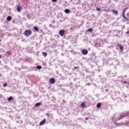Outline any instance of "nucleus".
Returning <instances> with one entry per match:
<instances>
[{
    "mask_svg": "<svg viewBox=\"0 0 129 129\" xmlns=\"http://www.w3.org/2000/svg\"><path fill=\"white\" fill-rule=\"evenodd\" d=\"M85 120H88V117H86V118H85Z\"/></svg>",
    "mask_w": 129,
    "mask_h": 129,
    "instance_id": "obj_27",
    "label": "nucleus"
},
{
    "mask_svg": "<svg viewBox=\"0 0 129 129\" xmlns=\"http://www.w3.org/2000/svg\"><path fill=\"white\" fill-rule=\"evenodd\" d=\"M96 11H98V12H100V11H101L100 8H96Z\"/></svg>",
    "mask_w": 129,
    "mask_h": 129,
    "instance_id": "obj_22",
    "label": "nucleus"
},
{
    "mask_svg": "<svg viewBox=\"0 0 129 129\" xmlns=\"http://www.w3.org/2000/svg\"><path fill=\"white\" fill-rule=\"evenodd\" d=\"M124 28H125V27H124V26H123L122 27V29H124Z\"/></svg>",
    "mask_w": 129,
    "mask_h": 129,
    "instance_id": "obj_28",
    "label": "nucleus"
},
{
    "mask_svg": "<svg viewBox=\"0 0 129 129\" xmlns=\"http://www.w3.org/2000/svg\"><path fill=\"white\" fill-rule=\"evenodd\" d=\"M122 16L124 19H125V20H127V18H126V17H125V13H122Z\"/></svg>",
    "mask_w": 129,
    "mask_h": 129,
    "instance_id": "obj_16",
    "label": "nucleus"
},
{
    "mask_svg": "<svg viewBox=\"0 0 129 129\" xmlns=\"http://www.w3.org/2000/svg\"><path fill=\"white\" fill-rule=\"evenodd\" d=\"M47 115H49V113H47Z\"/></svg>",
    "mask_w": 129,
    "mask_h": 129,
    "instance_id": "obj_33",
    "label": "nucleus"
},
{
    "mask_svg": "<svg viewBox=\"0 0 129 129\" xmlns=\"http://www.w3.org/2000/svg\"><path fill=\"white\" fill-rule=\"evenodd\" d=\"M7 85V83H5L4 84V87H6Z\"/></svg>",
    "mask_w": 129,
    "mask_h": 129,
    "instance_id": "obj_24",
    "label": "nucleus"
},
{
    "mask_svg": "<svg viewBox=\"0 0 129 129\" xmlns=\"http://www.w3.org/2000/svg\"><path fill=\"white\" fill-rule=\"evenodd\" d=\"M36 68H37V69H39V70L42 69V67L40 66H38L36 67Z\"/></svg>",
    "mask_w": 129,
    "mask_h": 129,
    "instance_id": "obj_20",
    "label": "nucleus"
},
{
    "mask_svg": "<svg viewBox=\"0 0 129 129\" xmlns=\"http://www.w3.org/2000/svg\"><path fill=\"white\" fill-rule=\"evenodd\" d=\"M23 8H22V6H20V5H18L17 6V12H18V13H20L21 11H22V9Z\"/></svg>",
    "mask_w": 129,
    "mask_h": 129,
    "instance_id": "obj_3",
    "label": "nucleus"
},
{
    "mask_svg": "<svg viewBox=\"0 0 129 129\" xmlns=\"http://www.w3.org/2000/svg\"><path fill=\"white\" fill-rule=\"evenodd\" d=\"M49 81H50L51 84H54V83H55V79H54L53 78H50L49 79Z\"/></svg>",
    "mask_w": 129,
    "mask_h": 129,
    "instance_id": "obj_6",
    "label": "nucleus"
},
{
    "mask_svg": "<svg viewBox=\"0 0 129 129\" xmlns=\"http://www.w3.org/2000/svg\"><path fill=\"white\" fill-rule=\"evenodd\" d=\"M24 35L25 36H26V37H28V36H30V35H32V31L30 30H25V31L24 32Z\"/></svg>",
    "mask_w": 129,
    "mask_h": 129,
    "instance_id": "obj_2",
    "label": "nucleus"
},
{
    "mask_svg": "<svg viewBox=\"0 0 129 129\" xmlns=\"http://www.w3.org/2000/svg\"><path fill=\"white\" fill-rule=\"evenodd\" d=\"M64 33H65V30H61L59 32V34L60 36H64Z\"/></svg>",
    "mask_w": 129,
    "mask_h": 129,
    "instance_id": "obj_5",
    "label": "nucleus"
},
{
    "mask_svg": "<svg viewBox=\"0 0 129 129\" xmlns=\"http://www.w3.org/2000/svg\"><path fill=\"white\" fill-rule=\"evenodd\" d=\"M7 19L8 21H12V17L11 16H8Z\"/></svg>",
    "mask_w": 129,
    "mask_h": 129,
    "instance_id": "obj_12",
    "label": "nucleus"
},
{
    "mask_svg": "<svg viewBox=\"0 0 129 129\" xmlns=\"http://www.w3.org/2000/svg\"><path fill=\"white\" fill-rule=\"evenodd\" d=\"M127 115H129V113H127Z\"/></svg>",
    "mask_w": 129,
    "mask_h": 129,
    "instance_id": "obj_34",
    "label": "nucleus"
},
{
    "mask_svg": "<svg viewBox=\"0 0 129 129\" xmlns=\"http://www.w3.org/2000/svg\"><path fill=\"white\" fill-rule=\"evenodd\" d=\"M92 30H93L92 28H90V29H89L88 30L87 32H92Z\"/></svg>",
    "mask_w": 129,
    "mask_h": 129,
    "instance_id": "obj_21",
    "label": "nucleus"
},
{
    "mask_svg": "<svg viewBox=\"0 0 129 129\" xmlns=\"http://www.w3.org/2000/svg\"><path fill=\"white\" fill-rule=\"evenodd\" d=\"M123 83H126V82L124 81V82H123Z\"/></svg>",
    "mask_w": 129,
    "mask_h": 129,
    "instance_id": "obj_31",
    "label": "nucleus"
},
{
    "mask_svg": "<svg viewBox=\"0 0 129 129\" xmlns=\"http://www.w3.org/2000/svg\"><path fill=\"white\" fill-rule=\"evenodd\" d=\"M45 122H46V119H44L42 121H41L39 123V125H43V124H45Z\"/></svg>",
    "mask_w": 129,
    "mask_h": 129,
    "instance_id": "obj_7",
    "label": "nucleus"
},
{
    "mask_svg": "<svg viewBox=\"0 0 129 129\" xmlns=\"http://www.w3.org/2000/svg\"><path fill=\"white\" fill-rule=\"evenodd\" d=\"M7 54L8 55H11V51H7Z\"/></svg>",
    "mask_w": 129,
    "mask_h": 129,
    "instance_id": "obj_23",
    "label": "nucleus"
},
{
    "mask_svg": "<svg viewBox=\"0 0 129 129\" xmlns=\"http://www.w3.org/2000/svg\"><path fill=\"white\" fill-rule=\"evenodd\" d=\"M40 105H41V103H37L35 105V106H40Z\"/></svg>",
    "mask_w": 129,
    "mask_h": 129,
    "instance_id": "obj_19",
    "label": "nucleus"
},
{
    "mask_svg": "<svg viewBox=\"0 0 129 129\" xmlns=\"http://www.w3.org/2000/svg\"><path fill=\"white\" fill-rule=\"evenodd\" d=\"M43 56H44V57H47V52H42Z\"/></svg>",
    "mask_w": 129,
    "mask_h": 129,
    "instance_id": "obj_14",
    "label": "nucleus"
},
{
    "mask_svg": "<svg viewBox=\"0 0 129 129\" xmlns=\"http://www.w3.org/2000/svg\"><path fill=\"white\" fill-rule=\"evenodd\" d=\"M126 10H127V8H125L123 9L122 14H125V12H126Z\"/></svg>",
    "mask_w": 129,
    "mask_h": 129,
    "instance_id": "obj_15",
    "label": "nucleus"
},
{
    "mask_svg": "<svg viewBox=\"0 0 129 129\" xmlns=\"http://www.w3.org/2000/svg\"><path fill=\"white\" fill-rule=\"evenodd\" d=\"M125 116L124 115H115L113 117V120H119L120 119H121L123 117H124Z\"/></svg>",
    "mask_w": 129,
    "mask_h": 129,
    "instance_id": "obj_1",
    "label": "nucleus"
},
{
    "mask_svg": "<svg viewBox=\"0 0 129 129\" xmlns=\"http://www.w3.org/2000/svg\"><path fill=\"white\" fill-rule=\"evenodd\" d=\"M34 29L35 31H36V32H38V31H39V29L38 28V27H37L36 26H35L34 27Z\"/></svg>",
    "mask_w": 129,
    "mask_h": 129,
    "instance_id": "obj_17",
    "label": "nucleus"
},
{
    "mask_svg": "<svg viewBox=\"0 0 129 129\" xmlns=\"http://www.w3.org/2000/svg\"><path fill=\"white\" fill-rule=\"evenodd\" d=\"M81 108H85L86 107V105H85V103H82L81 104Z\"/></svg>",
    "mask_w": 129,
    "mask_h": 129,
    "instance_id": "obj_8",
    "label": "nucleus"
},
{
    "mask_svg": "<svg viewBox=\"0 0 129 129\" xmlns=\"http://www.w3.org/2000/svg\"><path fill=\"white\" fill-rule=\"evenodd\" d=\"M74 69H77V67H75Z\"/></svg>",
    "mask_w": 129,
    "mask_h": 129,
    "instance_id": "obj_26",
    "label": "nucleus"
},
{
    "mask_svg": "<svg viewBox=\"0 0 129 129\" xmlns=\"http://www.w3.org/2000/svg\"><path fill=\"white\" fill-rule=\"evenodd\" d=\"M112 12L114 15H117V14H118L117 11H116V10H112Z\"/></svg>",
    "mask_w": 129,
    "mask_h": 129,
    "instance_id": "obj_9",
    "label": "nucleus"
},
{
    "mask_svg": "<svg viewBox=\"0 0 129 129\" xmlns=\"http://www.w3.org/2000/svg\"><path fill=\"white\" fill-rule=\"evenodd\" d=\"M119 49L121 50V51H122L123 50V47H122L121 45H119Z\"/></svg>",
    "mask_w": 129,
    "mask_h": 129,
    "instance_id": "obj_18",
    "label": "nucleus"
},
{
    "mask_svg": "<svg viewBox=\"0 0 129 129\" xmlns=\"http://www.w3.org/2000/svg\"><path fill=\"white\" fill-rule=\"evenodd\" d=\"M58 0H52V2H53V3H55L57 2Z\"/></svg>",
    "mask_w": 129,
    "mask_h": 129,
    "instance_id": "obj_25",
    "label": "nucleus"
},
{
    "mask_svg": "<svg viewBox=\"0 0 129 129\" xmlns=\"http://www.w3.org/2000/svg\"><path fill=\"white\" fill-rule=\"evenodd\" d=\"M87 85H90V83H88V84H87Z\"/></svg>",
    "mask_w": 129,
    "mask_h": 129,
    "instance_id": "obj_29",
    "label": "nucleus"
},
{
    "mask_svg": "<svg viewBox=\"0 0 129 129\" xmlns=\"http://www.w3.org/2000/svg\"><path fill=\"white\" fill-rule=\"evenodd\" d=\"M64 12H66V14H69V13H70V10L69 9H66Z\"/></svg>",
    "mask_w": 129,
    "mask_h": 129,
    "instance_id": "obj_11",
    "label": "nucleus"
},
{
    "mask_svg": "<svg viewBox=\"0 0 129 129\" xmlns=\"http://www.w3.org/2000/svg\"><path fill=\"white\" fill-rule=\"evenodd\" d=\"M2 58V55H0V58Z\"/></svg>",
    "mask_w": 129,
    "mask_h": 129,
    "instance_id": "obj_32",
    "label": "nucleus"
},
{
    "mask_svg": "<svg viewBox=\"0 0 129 129\" xmlns=\"http://www.w3.org/2000/svg\"><path fill=\"white\" fill-rule=\"evenodd\" d=\"M125 124V125H128V124L127 123H126Z\"/></svg>",
    "mask_w": 129,
    "mask_h": 129,
    "instance_id": "obj_30",
    "label": "nucleus"
},
{
    "mask_svg": "<svg viewBox=\"0 0 129 129\" xmlns=\"http://www.w3.org/2000/svg\"><path fill=\"white\" fill-rule=\"evenodd\" d=\"M13 99H14V98H13V97L10 96L8 99V101H11V100H13Z\"/></svg>",
    "mask_w": 129,
    "mask_h": 129,
    "instance_id": "obj_13",
    "label": "nucleus"
},
{
    "mask_svg": "<svg viewBox=\"0 0 129 129\" xmlns=\"http://www.w3.org/2000/svg\"><path fill=\"white\" fill-rule=\"evenodd\" d=\"M101 107V103H99L97 104V108H100Z\"/></svg>",
    "mask_w": 129,
    "mask_h": 129,
    "instance_id": "obj_10",
    "label": "nucleus"
},
{
    "mask_svg": "<svg viewBox=\"0 0 129 129\" xmlns=\"http://www.w3.org/2000/svg\"><path fill=\"white\" fill-rule=\"evenodd\" d=\"M82 54L83 55H87L88 54V50L86 49H84L82 51Z\"/></svg>",
    "mask_w": 129,
    "mask_h": 129,
    "instance_id": "obj_4",
    "label": "nucleus"
}]
</instances>
